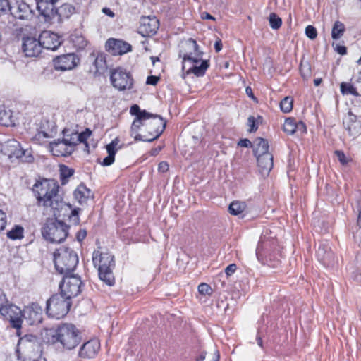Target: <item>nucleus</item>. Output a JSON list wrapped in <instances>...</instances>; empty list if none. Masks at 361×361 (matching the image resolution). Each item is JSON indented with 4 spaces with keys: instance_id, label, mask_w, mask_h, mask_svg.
I'll list each match as a JSON object with an SVG mask.
<instances>
[{
    "instance_id": "nucleus-1",
    "label": "nucleus",
    "mask_w": 361,
    "mask_h": 361,
    "mask_svg": "<svg viewBox=\"0 0 361 361\" xmlns=\"http://www.w3.org/2000/svg\"><path fill=\"white\" fill-rule=\"evenodd\" d=\"M59 185L54 179L38 180L32 186V192L38 206L59 209L63 205L62 197L59 193Z\"/></svg>"
},
{
    "instance_id": "nucleus-2",
    "label": "nucleus",
    "mask_w": 361,
    "mask_h": 361,
    "mask_svg": "<svg viewBox=\"0 0 361 361\" xmlns=\"http://www.w3.org/2000/svg\"><path fill=\"white\" fill-rule=\"evenodd\" d=\"M202 54L196 41L188 39L185 43V50L180 53L183 58V71L188 75L192 73L197 77L203 76L209 63L207 60L202 59Z\"/></svg>"
},
{
    "instance_id": "nucleus-3",
    "label": "nucleus",
    "mask_w": 361,
    "mask_h": 361,
    "mask_svg": "<svg viewBox=\"0 0 361 361\" xmlns=\"http://www.w3.org/2000/svg\"><path fill=\"white\" fill-rule=\"evenodd\" d=\"M44 339L47 343L52 344L59 343L63 348L72 350L79 344L81 337L79 330L75 325L63 323L56 329H47L44 332Z\"/></svg>"
},
{
    "instance_id": "nucleus-4",
    "label": "nucleus",
    "mask_w": 361,
    "mask_h": 361,
    "mask_svg": "<svg viewBox=\"0 0 361 361\" xmlns=\"http://www.w3.org/2000/svg\"><path fill=\"white\" fill-rule=\"evenodd\" d=\"M7 313L9 314L11 325L18 330L21 327L22 317L30 325H35L42 321V310L37 303H32L23 311L16 306L10 307Z\"/></svg>"
},
{
    "instance_id": "nucleus-5",
    "label": "nucleus",
    "mask_w": 361,
    "mask_h": 361,
    "mask_svg": "<svg viewBox=\"0 0 361 361\" xmlns=\"http://www.w3.org/2000/svg\"><path fill=\"white\" fill-rule=\"evenodd\" d=\"M94 266L98 269L100 280L111 286L114 283L113 269L115 267L114 256L108 252L95 250L92 254Z\"/></svg>"
},
{
    "instance_id": "nucleus-6",
    "label": "nucleus",
    "mask_w": 361,
    "mask_h": 361,
    "mask_svg": "<svg viewBox=\"0 0 361 361\" xmlns=\"http://www.w3.org/2000/svg\"><path fill=\"white\" fill-rule=\"evenodd\" d=\"M17 356L22 361H39L41 349L37 338L33 335H25L18 341Z\"/></svg>"
},
{
    "instance_id": "nucleus-7",
    "label": "nucleus",
    "mask_w": 361,
    "mask_h": 361,
    "mask_svg": "<svg viewBox=\"0 0 361 361\" xmlns=\"http://www.w3.org/2000/svg\"><path fill=\"white\" fill-rule=\"evenodd\" d=\"M54 262L56 271L63 276L71 274L78 263L75 252L68 247H60L54 253Z\"/></svg>"
},
{
    "instance_id": "nucleus-8",
    "label": "nucleus",
    "mask_w": 361,
    "mask_h": 361,
    "mask_svg": "<svg viewBox=\"0 0 361 361\" xmlns=\"http://www.w3.org/2000/svg\"><path fill=\"white\" fill-rule=\"evenodd\" d=\"M69 226L61 221L48 220L42 229L44 239L51 242L60 243L67 237Z\"/></svg>"
},
{
    "instance_id": "nucleus-9",
    "label": "nucleus",
    "mask_w": 361,
    "mask_h": 361,
    "mask_svg": "<svg viewBox=\"0 0 361 361\" xmlns=\"http://www.w3.org/2000/svg\"><path fill=\"white\" fill-rule=\"evenodd\" d=\"M130 114L135 116L130 129V135L134 137L135 141H143L146 140L145 130V122L146 116H152V114L145 110H141L137 104L133 105L130 109Z\"/></svg>"
},
{
    "instance_id": "nucleus-10",
    "label": "nucleus",
    "mask_w": 361,
    "mask_h": 361,
    "mask_svg": "<svg viewBox=\"0 0 361 361\" xmlns=\"http://www.w3.org/2000/svg\"><path fill=\"white\" fill-rule=\"evenodd\" d=\"M71 305L69 300L60 294L54 295L47 302V314L49 317L59 319L67 314Z\"/></svg>"
},
{
    "instance_id": "nucleus-11",
    "label": "nucleus",
    "mask_w": 361,
    "mask_h": 361,
    "mask_svg": "<svg viewBox=\"0 0 361 361\" xmlns=\"http://www.w3.org/2000/svg\"><path fill=\"white\" fill-rule=\"evenodd\" d=\"M1 152L11 159H20L22 161L30 162L32 156L28 149H24L20 143L15 140L10 139L2 144Z\"/></svg>"
},
{
    "instance_id": "nucleus-12",
    "label": "nucleus",
    "mask_w": 361,
    "mask_h": 361,
    "mask_svg": "<svg viewBox=\"0 0 361 361\" xmlns=\"http://www.w3.org/2000/svg\"><path fill=\"white\" fill-rule=\"evenodd\" d=\"M165 126L166 122L161 116L152 114V116H146L145 122V142H150L157 139L162 134Z\"/></svg>"
},
{
    "instance_id": "nucleus-13",
    "label": "nucleus",
    "mask_w": 361,
    "mask_h": 361,
    "mask_svg": "<svg viewBox=\"0 0 361 361\" xmlns=\"http://www.w3.org/2000/svg\"><path fill=\"white\" fill-rule=\"evenodd\" d=\"M81 285L82 281L79 276L71 274L65 275L59 285V294L71 301L72 298L76 297L81 292Z\"/></svg>"
},
{
    "instance_id": "nucleus-14",
    "label": "nucleus",
    "mask_w": 361,
    "mask_h": 361,
    "mask_svg": "<svg viewBox=\"0 0 361 361\" xmlns=\"http://www.w3.org/2000/svg\"><path fill=\"white\" fill-rule=\"evenodd\" d=\"M110 80L113 87L119 91L131 90L134 82L131 74L122 68L111 71Z\"/></svg>"
},
{
    "instance_id": "nucleus-15",
    "label": "nucleus",
    "mask_w": 361,
    "mask_h": 361,
    "mask_svg": "<svg viewBox=\"0 0 361 361\" xmlns=\"http://www.w3.org/2000/svg\"><path fill=\"white\" fill-rule=\"evenodd\" d=\"M63 138L57 140L49 144V149L54 156L66 157L71 155L74 149L75 145L72 143L71 138L68 134L69 130H63Z\"/></svg>"
},
{
    "instance_id": "nucleus-16",
    "label": "nucleus",
    "mask_w": 361,
    "mask_h": 361,
    "mask_svg": "<svg viewBox=\"0 0 361 361\" xmlns=\"http://www.w3.org/2000/svg\"><path fill=\"white\" fill-rule=\"evenodd\" d=\"M75 11V8L71 4H63L57 8L54 6L51 7L52 14L48 16L46 13L41 15L44 17V21L47 23L61 22L68 18Z\"/></svg>"
},
{
    "instance_id": "nucleus-17",
    "label": "nucleus",
    "mask_w": 361,
    "mask_h": 361,
    "mask_svg": "<svg viewBox=\"0 0 361 361\" xmlns=\"http://www.w3.org/2000/svg\"><path fill=\"white\" fill-rule=\"evenodd\" d=\"M9 11L15 18L22 20H30L34 15L30 5L23 0H14L11 4Z\"/></svg>"
},
{
    "instance_id": "nucleus-18",
    "label": "nucleus",
    "mask_w": 361,
    "mask_h": 361,
    "mask_svg": "<svg viewBox=\"0 0 361 361\" xmlns=\"http://www.w3.org/2000/svg\"><path fill=\"white\" fill-rule=\"evenodd\" d=\"M22 49L26 56H37L42 49L39 37L38 39L33 37H23Z\"/></svg>"
},
{
    "instance_id": "nucleus-19",
    "label": "nucleus",
    "mask_w": 361,
    "mask_h": 361,
    "mask_svg": "<svg viewBox=\"0 0 361 361\" xmlns=\"http://www.w3.org/2000/svg\"><path fill=\"white\" fill-rule=\"evenodd\" d=\"M106 49L112 55H123L131 50V46L122 39L110 38L106 42Z\"/></svg>"
},
{
    "instance_id": "nucleus-20",
    "label": "nucleus",
    "mask_w": 361,
    "mask_h": 361,
    "mask_svg": "<svg viewBox=\"0 0 361 361\" xmlns=\"http://www.w3.org/2000/svg\"><path fill=\"white\" fill-rule=\"evenodd\" d=\"M39 40L42 48L56 50L61 44V37L51 31H43L39 35Z\"/></svg>"
},
{
    "instance_id": "nucleus-21",
    "label": "nucleus",
    "mask_w": 361,
    "mask_h": 361,
    "mask_svg": "<svg viewBox=\"0 0 361 361\" xmlns=\"http://www.w3.org/2000/svg\"><path fill=\"white\" fill-rule=\"evenodd\" d=\"M78 59L74 54H68L56 57L54 60V68L57 71L73 69L77 66Z\"/></svg>"
},
{
    "instance_id": "nucleus-22",
    "label": "nucleus",
    "mask_w": 361,
    "mask_h": 361,
    "mask_svg": "<svg viewBox=\"0 0 361 361\" xmlns=\"http://www.w3.org/2000/svg\"><path fill=\"white\" fill-rule=\"evenodd\" d=\"M100 349V343L97 339H92L85 343L79 350V356L85 359L95 357Z\"/></svg>"
},
{
    "instance_id": "nucleus-23",
    "label": "nucleus",
    "mask_w": 361,
    "mask_h": 361,
    "mask_svg": "<svg viewBox=\"0 0 361 361\" xmlns=\"http://www.w3.org/2000/svg\"><path fill=\"white\" fill-rule=\"evenodd\" d=\"M159 26L156 17H143L140 20V30L142 35H152L157 32Z\"/></svg>"
},
{
    "instance_id": "nucleus-24",
    "label": "nucleus",
    "mask_w": 361,
    "mask_h": 361,
    "mask_svg": "<svg viewBox=\"0 0 361 361\" xmlns=\"http://www.w3.org/2000/svg\"><path fill=\"white\" fill-rule=\"evenodd\" d=\"M257 164L262 174H268L273 168V156L271 154H265L257 157Z\"/></svg>"
},
{
    "instance_id": "nucleus-25",
    "label": "nucleus",
    "mask_w": 361,
    "mask_h": 361,
    "mask_svg": "<svg viewBox=\"0 0 361 361\" xmlns=\"http://www.w3.org/2000/svg\"><path fill=\"white\" fill-rule=\"evenodd\" d=\"M119 143V140L118 138H115L113 140L111 143L106 145V151L108 152V156L103 159L102 165L104 166H110L111 165L115 160V154L117 152V145Z\"/></svg>"
},
{
    "instance_id": "nucleus-26",
    "label": "nucleus",
    "mask_w": 361,
    "mask_h": 361,
    "mask_svg": "<svg viewBox=\"0 0 361 361\" xmlns=\"http://www.w3.org/2000/svg\"><path fill=\"white\" fill-rule=\"evenodd\" d=\"M254 153L256 157L263 156L265 154H270L268 152L269 144L267 140L257 137L254 141Z\"/></svg>"
},
{
    "instance_id": "nucleus-27",
    "label": "nucleus",
    "mask_w": 361,
    "mask_h": 361,
    "mask_svg": "<svg viewBox=\"0 0 361 361\" xmlns=\"http://www.w3.org/2000/svg\"><path fill=\"white\" fill-rule=\"evenodd\" d=\"M68 134L71 138L72 143H73L75 147L80 142H85L86 146H87V140L90 137L92 132L90 130L87 128L85 131L80 133L69 130Z\"/></svg>"
},
{
    "instance_id": "nucleus-28",
    "label": "nucleus",
    "mask_w": 361,
    "mask_h": 361,
    "mask_svg": "<svg viewBox=\"0 0 361 361\" xmlns=\"http://www.w3.org/2000/svg\"><path fill=\"white\" fill-rule=\"evenodd\" d=\"M58 1L59 0H37V8L40 15L46 13L48 16H50L49 15L52 14L51 7H53Z\"/></svg>"
},
{
    "instance_id": "nucleus-29",
    "label": "nucleus",
    "mask_w": 361,
    "mask_h": 361,
    "mask_svg": "<svg viewBox=\"0 0 361 361\" xmlns=\"http://www.w3.org/2000/svg\"><path fill=\"white\" fill-rule=\"evenodd\" d=\"M74 196L75 198L82 204L91 196V190L84 184H80L74 191Z\"/></svg>"
},
{
    "instance_id": "nucleus-30",
    "label": "nucleus",
    "mask_w": 361,
    "mask_h": 361,
    "mask_svg": "<svg viewBox=\"0 0 361 361\" xmlns=\"http://www.w3.org/2000/svg\"><path fill=\"white\" fill-rule=\"evenodd\" d=\"M0 124L5 126L13 125V115L11 110L0 107Z\"/></svg>"
},
{
    "instance_id": "nucleus-31",
    "label": "nucleus",
    "mask_w": 361,
    "mask_h": 361,
    "mask_svg": "<svg viewBox=\"0 0 361 361\" xmlns=\"http://www.w3.org/2000/svg\"><path fill=\"white\" fill-rule=\"evenodd\" d=\"M60 180L62 185L68 183L69 178L74 174V170L66 165L61 164L59 166Z\"/></svg>"
},
{
    "instance_id": "nucleus-32",
    "label": "nucleus",
    "mask_w": 361,
    "mask_h": 361,
    "mask_svg": "<svg viewBox=\"0 0 361 361\" xmlns=\"http://www.w3.org/2000/svg\"><path fill=\"white\" fill-rule=\"evenodd\" d=\"M345 30V25L339 20H336L333 25L331 30V37L334 39H340Z\"/></svg>"
},
{
    "instance_id": "nucleus-33",
    "label": "nucleus",
    "mask_w": 361,
    "mask_h": 361,
    "mask_svg": "<svg viewBox=\"0 0 361 361\" xmlns=\"http://www.w3.org/2000/svg\"><path fill=\"white\" fill-rule=\"evenodd\" d=\"M246 209V204L244 202L233 201L228 207V212L232 215H238L243 213Z\"/></svg>"
},
{
    "instance_id": "nucleus-34",
    "label": "nucleus",
    "mask_w": 361,
    "mask_h": 361,
    "mask_svg": "<svg viewBox=\"0 0 361 361\" xmlns=\"http://www.w3.org/2000/svg\"><path fill=\"white\" fill-rule=\"evenodd\" d=\"M94 66L96 68L97 72L104 73V71L107 68L106 61V55L103 53H99L97 54L94 59Z\"/></svg>"
},
{
    "instance_id": "nucleus-35",
    "label": "nucleus",
    "mask_w": 361,
    "mask_h": 361,
    "mask_svg": "<svg viewBox=\"0 0 361 361\" xmlns=\"http://www.w3.org/2000/svg\"><path fill=\"white\" fill-rule=\"evenodd\" d=\"M7 236L11 240H20L24 237V228L19 225H16L7 233Z\"/></svg>"
},
{
    "instance_id": "nucleus-36",
    "label": "nucleus",
    "mask_w": 361,
    "mask_h": 361,
    "mask_svg": "<svg viewBox=\"0 0 361 361\" xmlns=\"http://www.w3.org/2000/svg\"><path fill=\"white\" fill-rule=\"evenodd\" d=\"M283 130L288 135H293L297 132L296 121L293 118H288L283 123Z\"/></svg>"
},
{
    "instance_id": "nucleus-37",
    "label": "nucleus",
    "mask_w": 361,
    "mask_h": 361,
    "mask_svg": "<svg viewBox=\"0 0 361 361\" xmlns=\"http://www.w3.org/2000/svg\"><path fill=\"white\" fill-rule=\"evenodd\" d=\"M49 137H51V135L48 133L37 130V132L32 137V140L37 144L42 145Z\"/></svg>"
},
{
    "instance_id": "nucleus-38",
    "label": "nucleus",
    "mask_w": 361,
    "mask_h": 361,
    "mask_svg": "<svg viewBox=\"0 0 361 361\" xmlns=\"http://www.w3.org/2000/svg\"><path fill=\"white\" fill-rule=\"evenodd\" d=\"M317 257L319 261L326 264L328 263L327 259L331 255V252H327L326 247L320 245L317 250Z\"/></svg>"
},
{
    "instance_id": "nucleus-39",
    "label": "nucleus",
    "mask_w": 361,
    "mask_h": 361,
    "mask_svg": "<svg viewBox=\"0 0 361 361\" xmlns=\"http://www.w3.org/2000/svg\"><path fill=\"white\" fill-rule=\"evenodd\" d=\"M293 99L290 97H286L280 102L281 110L283 113H289L293 109Z\"/></svg>"
},
{
    "instance_id": "nucleus-40",
    "label": "nucleus",
    "mask_w": 361,
    "mask_h": 361,
    "mask_svg": "<svg viewBox=\"0 0 361 361\" xmlns=\"http://www.w3.org/2000/svg\"><path fill=\"white\" fill-rule=\"evenodd\" d=\"M269 25L274 30H278L282 25V20L275 13H271L269 18Z\"/></svg>"
},
{
    "instance_id": "nucleus-41",
    "label": "nucleus",
    "mask_w": 361,
    "mask_h": 361,
    "mask_svg": "<svg viewBox=\"0 0 361 361\" xmlns=\"http://www.w3.org/2000/svg\"><path fill=\"white\" fill-rule=\"evenodd\" d=\"M341 91L343 94H351L355 96L358 94L356 89L350 83L342 82L341 85Z\"/></svg>"
},
{
    "instance_id": "nucleus-42",
    "label": "nucleus",
    "mask_w": 361,
    "mask_h": 361,
    "mask_svg": "<svg viewBox=\"0 0 361 361\" xmlns=\"http://www.w3.org/2000/svg\"><path fill=\"white\" fill-rule=\"evenodd\" d=\"M335 154L340 163L343 166L348 164L352 161L351 158L346 156L342 151L337 150Z\"/></svg>"
},
{
    "instance_id": "nucleus-43",
    "label": "nucleus",
    "mask_w": 361,
    "mask_h": 361,
    "mask_svg": "<svg viewBox=\"0 0 361 361\" xmlns=\"http://www.w3.org/2000/svg\"><path fill=\"white\" fill-rule=\"evenodd\" d=\"M198 291L202 295H210L212 293V289L209 285L202 283L198 286Z\"/></svg>"
},
{
    "instance_id": "nucleus-44",
    "label": "nucleus",
    "mask_w": 361,
    "mask_h": 361,
    "mask_svg": "<svg viewBox=\"0 0 361 361\" xmlns=\"http://www.w3.org/2000/svg\"><path fill=\"white\" fill-rule=\"evenodd\" d=\"M75 39L76 42L75 41L73 37H71V40L75 44V46L77 47V49H83L86 47L87 42L82 36L75 37Z\"/></svg>"
},
{
    "instance_id": "nucleus-45",
    "label": "nucleus",
    "mask_w": 361,
    "mask_h": 361,
    "mask_svg": "<svg viewBox=\"0 0 361 361\" xmlns=\"http://www.w3.org/2000/svg\"><path fill=\"white\" fill-rule=\"evenodd\" d=\"M305 34L310 39H314L317 36V32L314 27L308 25L305 28Z\"/></svg>"
},
{
    "instance_id": "nucleus-46",
    "label": "nucleus",
    "mask_w": 361,
    "mask_h": 361,
    "mask_svg": "<svg viewBox=\"0 0 361 361\" xmlns=\"http://www.w3.org/2000/svg\"><path fill=\"white\" fill-rule=\"evenodd\" d=\"M11 4L8 0H0V16L10 10Z\"/></svg>"
},
{
    "instance_id": "nucleus-47",
    "label": "nucleus",
    "mask_w": 361,
    "mask_h": 361,
    "mask_svg": "<svg viewBox=\"0 0 361 361\" xmlns=\"http://www.w3.org/2000/svg\"><path fill=\"white\" fill-rule=\"evenodd\" d=\"M70 221L75 225H77L80 222L78 210L74 209L71 211V215L69 216Z\"/></svg>"
},
{
    "instance_id": "nucleus-48",
    "label": "nucleus",
    "mask_w": 361,
    "mask_h": 361,
    "mask_svg": "<svg viewBox=\"0 0 361 361\" xmlns=\"http://www.w3.org/2000/svg\"><path fill=\"white\" fill-rule=\"evenodd\" d=\"M247 125L250 127L249 132L252 133L255 132L258 126L255 123V118L254 116H250L247 120Z\"/></svg>"
},
{
    "instance_id": "nucleus-49",
    "label": "nucleus",
    "mask_w": 361,
    "mask_h": 361,
    "mask_svg": "<svg viewBox=\"0 0 361 361\" xmlns=\"http://www.w3.org/2000/svg\"><path fill=\"white\" fill-rule=\"evenodd\" d=\"M6 225V214L0 209V231H3Z\"/></svg>"
},
{
    "instance_id": "nucleus-50",
    "label": "nucleus",
    "mask_w": 361,
    "mask_h": 361,
    "mask_svg": "<svg viewBox=\"0 0 361 361\" xmlns=\"http://www.w3.org/2000/svg\"><path fill=\"white\" fill-rule=\"evenodd\" d=\"M237 269L235 264H231L225 269V273L228 276H231Z\"/></svg>"
},
{
    "instance_id": "nucleus-51",
    "label": "nucleus",
    "mask_w": 361,
    "mask_h": 361,
    "mask_svg": "<svg viewBox=\"0 0 361 361\" xmlns=\"http://www.w3.org/2000/svg\"><path fill=\"white\" fill-rule=\"evenodd\" d=\"M169 169V165L166 161H161L159 164L158 171L161 173L166 172Z\"/></svg>"
},
{
    "instance_id": "nucleus-52",
    "label": "nucleus",
    "mask_w": 361,
    "mask_h": 361,
    "mask_svg": "<svg viewBox=\"0 0 361 361\" xmlns=\"http://www.w3.org/2000/svg\"><path fill=\"white\" fill-rule=\"evenodd\" d=\"M297 131L300 133H304L306 132V125L302 121H296Z\"/></svg>"
},
{
    "instance_id": "nucleus-53",
    "label": "nucleus",
    "mask_w": 361,
    "mask_h": 361,
    "mask_svg": "<svg viewBox=\"0 0 361 361\" xmlns=\"http://www.w3.org/2000/svg\"><path fill=\"white\" fill-rule=\"evenodd\" d=\"M334 49L336 51L341 55H345L347 53V49L345 46L336 44Z\"/></svg>"
},
{
    "instance_id": "nucleus-54",
    "label": "nucleus",
    "mask_w": 361,
    "mask_h": 361,
    "mask_svg": "<svg viewBox=\"0 0 361 361\" xmlns=\"http://www.w3.org/2000/svg\"><path fill=\"white\" fill-rule=\"evenodd\" d=\"M238 145L243 147H252V142L248 139H241L238 142Z\"/></svg>"
},
{
    "instance_id": "nucleus-55",
    "label": "nucleus",
    "mask_w": 361,
    "mask_h": 361,
    "mask_svg": "<svg viewBox=\"0 0 361 361\" xmlns=\"http://www.w3.org/2000/svg\"><path fill=\"white\" fill-rule=\"evenodd\" d=\"M158 80H159V78L158 77L154 76V75H151V76H148L147 77L146 82L148 85H155L157 83Z\"/></svg>"
},
{
    "instance_id": "nucleus-56",
    "label": "nucleus",
    "mask_w": 361,
    "mask_h": 361,
    "mask_svg": "<svg viewBox=\"0 0 361 361\" xmlns=\"http://www.w3.org/2000/svg\"><path fill=\"white\" fill-rule=\"evenodd\" d=\"M87 235V233L85 231H80L78 233H77V239L78 241H82L85 237Z\"/></svg>"
},
{
    "instance_id": "nucleus-57",
    "label": "nucleus",
    "mask_w": 361,
    "mask_h": 361,
    "mask_svg": "<svg viewBox=\"0 0 361 361\" xmlns=\"http://www.w3.org/2000/svg\"><path fill=\"white\" fill-rule=\"evenodd\" d=\"M102 13H104L105 15L111 17V18H113L114 17V13L109 8H103L102 10Z\"/></svg>"
},
{
    "instance_id": "nucleus-58",
    "label": "nucleus",
    "mask_w": 361,
    "mask_h": 361,
    "mask_svg": "<svg viewBox=\"0 0 361 361\" xmlns=\"http://www.w3.org/2000/svg\"><path fill=\"white\" fill-rule=\"evenodd\" d=\"M214 48L216 52L220 51L222 49V43L221 39H218L214 43Z\"/></svg>"
},
{
    "instance_id": "nucleus-59",
    "label": "nucleus",
    "mask_w": 361,
    "mask_h": 361,
    "mask_svg": "<svg viewBox=\"0 0 361 361\" xmlns=\"http://www.w3.org/2000/svg\"><path fill=\"white\" fill-rule=\"evenodd\" d=\"M201 17L204 20H215V18L210 15L209 13L203 12L201 15Z\"/></svg>"
},
{
    "instance_id": "nucleus-60",
    "label": "nucleus",
    "mask_w": 361,
    "mask_h": 361,
    "mask_svg": "<svg viewBox=\"0 0 361 361\" xmlns=\"http://www.w3.org/2000/svg\"><path fill=\"white\" fill-rule=\"evenodd\" d=\"M246 93L249 96V97H253V94H252V89L250 87H247L246 88Z\"/></svg>"
},
{
    "instance_id": "nucleus-61",
    "label": "nucleus",
    "mask_w": 361,
    "mask_h": 361,
    "mask_svg": "<svg viewBox=\"0 0 361 361\" xmlns=\"http://www.w3.org/2000/svg\"><path fill=\"white\" fill-rule=\"evenodd\" d=\"M257 343L259 346H260L261 348L263 347V342H262L261 337L259 336L257 338Z\"/></svg>"
},
{
    "instance_id": "nucleus-62",
    "label": "nucleus",
    "mask_w": 361,
    "mask_h": 361,
    "mask_svg": "<svg viewBox=\"0 0 361 361\" xmlns=\"http://www.w3.org/2000/svg\"><path fill=\"white\" fill-rule=\"evenodd\" d=\"M322 82V79L321 78H317V79H314V85L315 86H319Z\"/></svg>"
},
{
    "instance_id": "nucleus-63",
    "label": "nucleus",
    "mask_w": 361,
    "mask_h": 361,
    "mask_svg": "<svg viewBox=\"0 0 361 361\" xmlns=\"http://www.w3.org/2000/svg\"><path fill=\"white\" fill-rule=\"evenodd\" d=\"M357 224L360 227H361V209L359 211V214L357 217Z\"/></svg>"
},
{
    "instance_id": "nucleus-64",
    "label": "nucleus",
    "mask_w": 361,
    "mask_h": 361,
    "mask_svg": "<svg viewBox=\"0 0 361 361\" xmlns=\"http://www.w3.org/2000/svg\"><path fill=\"white\" fill-rule=\"evenodd\" d=\"M151 60H152V63L154 65L155 62L156 61H159V58L158 57H154V56H152L151 57Z\"/></svg>"
}]
</instances>
